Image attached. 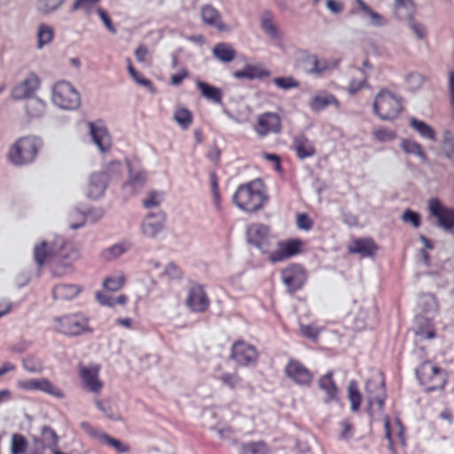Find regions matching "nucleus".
Wrapping results in <instances>:
<instances>
[{
	"mask_svg": "<svg viewBox=\"0 0 454 454\" xmlns=\"http://www.w3.org/2000/svg\"><path fill=\"white\" fill-rule=\"evenodd\" d=\"M106 178L103 174H92L86 188L87 196L91 199L99 198L106 189Z\"/></svg>",
	"mask_w": 454,
	"mask_h": 454,
	"instance_id": "21",
	"label": "nucleus"
},
{
	"mask_svg": "<svg viewBox=\"0 0 454 454\" xmlns=\"http://www.w3.org/2000/svg\"><path fill=\"white\" fill-rule=\"evenodd\" d=\"M401 147L405 153L414 154L418 156L421 161L427 162V156L419 143L411 139H404L401 143Z\"/></svg>",
	"mask_w": 454,
	"mask_h": 454,
	"instance_id": "35",
	"label": "nucleus"
},
{
	"mask_svg": "<svg viewBox=\"0 0 454 454\" xmlns=\"http://www.w3.org/2000/svg\"><path fill=\"white\" fill-rule=\"evenodd\" d=\"M319 387L328 395L329 400H333L337 395V387L333 380L332 373H327L320 378Z\"/></svg>",
	"mask_w": 454,
	"mask_h": 454,
	"instance_id": "36",
	"label": "nucleus"
},
{
	"mask_svg": "<svg viewBox=\"0 0 454 454\" xmlns=\"http://www.w3.org/2000/svg\"><path fill=\"white\" fill-rule=\"evenodd\" d=\"M126 248L123 245L116 244L109 247L106 252L105 255L107 258L118 257L125 252Z\"/></svg>",
	"mask_w": 454,
	"mask_h": 454,
	"instance_id": "54",
	"label": "nucleus"
},
{
	"mask_svg": "<svg viewBox=\"0 0 454 454\" xmlns=\"http://www.w3.org/2000/svg\"><path fill=\"white\" fill-rule=\"evenodd\" d=\"M145 180V175L143 173H131L128 181L125 183V187L131 192L137 188H140Z\"/></svg>",
	"mask_w": 454,
	"mask_h": 454,
	"instance_id": "44",
	"label": "nucleus"
},
{
	"mask_svg": "<svg viewBox=\"0 0 454 454\" xmlns=\"http://www.w3.org/2000/svg\"><path fill=\"white\" fill-rule=\"evenodd\" d=\"M300 332L302 335L311 340H317L319 334V331L312 325H301Z\"/></svg>",
	"mask_w": 454,
	"mask_h": 454,
	"instance_id": "53",
	"label": "nucleus"
},
{
	"mask_svg": "<svg viewBox=\"0 0 454 454\" xmlns=\"http://www.w3.org/2000/svg\"><path fill=\"white\" fill-rule=\"evenodd\" d=\"M263 158L270 162L273 163L274 168L278 172H281V165H280V160L279 157L276 154H270V153H263Z\"/></svg>",
	"mask_w": 454,
	"mask_h": 454,
	"instance_id": "59",
	"label": "nucleus"
},
{
	"mask_svg": "<svg viewBox=\"0 0 454 454\" xmlns=\"http://www.w3.org/2000/svg\"><path fill=\"white\" fill-rule=\"evenodd\" d=\"M188 76V71L185 67L181 68L179 74H175L171 76V82L174 85H178L181 82Z\"/></svg>",
	"mask_w": 454,
	"mask_h": 454,
	"instance_id": "60",
	"label": "nucleus"
},
{
	"mask_svg": "<svg viewBox=\"0 0 454 454\" xmlns=\"http://www.w3.org/2000/svg\"><path fill=\"white\" fill-rule=\"evenodd\" d=\"M81 428L92 439L102 442L106 434L102 432L101 430L93 427L91 425H90L87 422H82L80 425Z\"/></svg>",
	"mask_w": 454,
	"mask_h": 454,
	"instance_id": "46",
	"label": "nucleus"
},
{
	"mask_svg": "<svg viewBox=\"0 0 454 454\" xmlns=\"http://www.w3.org/2000/svg\"><path fill=\"white\" fill-rule=\"evenodd\" d=\"M27 442L20 434H13L11 442L12 454H23L27 449Z\"/></svg>",
	"mask_w": 454,
	"mask_h": 454,
	"instance_id": "42",
	"label": "nucleus"
},
{
	"mask_svg": "<svg viewBox=\"0 0 454 454\" xmlns=\"http://www.w3.org/2000/svg\"><path fill=\"white\" fill-rule=\"evenodd\" d=\"M366 14L370 17L372 24L375 26H380L384 24L383 18L380 14L373 12L372 9H370Z\"/></svg>",
	"mask_w": 454,
	"mask_h": 454,
	"instance_id": "64",
	"label": "nucleus"
},
{
	"mask_svg": "<svg viewBox=\"0 0 454 454\" xmlns=\"http://www.w3.org/2000/svg\"><path fill=\"white\" fill-rule=\"evenodd\" d=\"M416 373L420 384L428 391L442 389L447 381L445 372L428 361L422 363Z\"/></svg>",
	"mask_w": 454,
	"mask_h": 454,
	"instance_id": "5",
	"label": "nucleus"
},
{
	"mask_svg": "<svg viewBox=\"0 0 454 454\" xmlns=\"http://www.w3.org/2000/svg\"><path fill=\"white\" fill-rule=\"evenodd\" d=\"M326 7L333 13H339L343 9V6H342L341 3H340V2H338L336 0H327L326 1Z\"/></svg>",
	"mask_w": 454,
	"mask_h": 454,
	"instance_id": "61",
	"label": "nucleus"
},
{
	"mask_svg": "<svg viewBox=\"0 0 454 454\" xmlns=\"http://www.w3.org/2000/svg\"><path fill=\"white\" fill-rule=\"evenodd\" d=\"M25 111L31 118L41 117L46 111V103L38 97L25 99Z\"/></svg>",
	"mask_w": 454,
	"mask_h": 454,
	"instance_id": "26",
	"label": "nucleus"
},
{
	"mask_svg": "<svg viewBox=\"0 0 454 454\" xmlns=\"http://www.w3.org/2000/svg\"><path fill=\"white\" fill-rule=\"evenodd\" d=\"M239 454H270V449L262 441H251L240 446Z\"/></svg>",
	"mask_w": 454,
	"mask_h": 454,
	"instance_id": "30",
	"label": "nucleus"
},
{
	"mask_svg": "<svg viewBox=\"0 0 454 454\" xmlns=\"http://www.w3.org/2000/svg\"><path fill=\"white\" fill-rule=\"evenodd\" d=\"M125 281L124 275L120 273L114 276L106 278L103 283L106 292H116L120 290Z\"/></svg>",
	"mask_w": 454,
	"mask_h": 454,
	"instance_id": "39",
	"label": "nucleus"
},
{
	"mask_svg": "<svg viewBox=\"0 0 454 454\" xmlns=\"http://www.w3.org/2000/svg\"><path fill=\"white\" fill-rule=\"evenodd\" d=\"M131 77L136 81L137 83L139 85L150 88L152 87V82L145 79L141 74L137 73V71L131 74Z\"/></svg>",
	"mask_w": 454,
	"mask_h": 454,
	"instance_id": "62",
	"label": "nucleus"
},
{
	"mask_svg": "<svg viewBox=\"0 0 454 454\" xmlns=\"http://www.w3.org/2000/svg\"><path fill=\"white\" fill-rule=\"evenodd\" d=\"M208 299L200 286L192 287L189 290L186 304L192 311L202 312L208 307Z\"/></svg>",
	"mask_w": 454,
	"mask_h": 454,
	"instance_id": "18",
	"label": "nucleus"
},
{
	"mask_svg": "<svg viewBox=\"0 0 454 454\" xmlns=\"http://www.w3.org/2000/svg\"><path fill=\"white\" fill-rule=\"evenodd\" d=\"M89 129L92 140L98 150L101 153L108 151L112 141L106 127L101 122H90Z\"/></svg>",
	"mask_w": 454,
	"mask_h": 454,
	"instance_id": "16",
	"label": "nucleus"
},
{
	"mask_svg": "<svg viewBox=\"0 0 454 454\" xmlns=\"http://www.w3.org/2000/svg\"><path fill=\"white\" fill-rule=\"evenodd\" d=\"M296 152L299 158L304 159L313 155L315 150L312 146L304 147L302 145H299L296 147Z\"/></svg>",
	"mask_w": 454,
	"mask_h": 454,
	"instance_id": "58",
	"label": "nucleus"
},
{
	"mask_svg": "<svg viewBox=\"0 0 454 454\" xmlns=\"http://www.w3.org/2000/svg\"><path fill=\"white\" fill-rule=\"evenodd\" d=\"M373 137L380 142H387L395 137V133L386 129H379L373 131Z\"/></svg>",
	"mask_w": 454,
	"mask_h": 454,
	"instance_id": "50",
	"label": "nucleus"
},
{
	"mask_svg": "<svg viewBox=\"0 0 454 454\" xmlns=\"http://www.w3.org/2000/svg\"><path fill=\"white\" fill-rule=\"evenodd\" d=\"M165 216L162 213L148 215L142 223V233L148 238H155L162 230Z\"/></svg>",
	"mask_w": 454,
	"mask_h": 454,
	"instance_id": "19",
	"label": "nucleus"
},
{
	"mask_svg": "<svg viewBox=\"0 0 454 454\" xmlns=\"http://www.w3.org/2000/svg\"><path fill=\"white\" fill-rule=\"evenodd\" d=\"M196 85L204 98L215 103H221L222 91L220 89L211 86L202 81H197Z\"/></svg>",
	"mask_w": 454,
	"mask_h": 454,
	"instance_id": "31",
	"label": "nucleus"
},
{
	"mask_svg": "<svg viewBox=\"0 0 454 454\" xmlns=\"http://www.w3.org/2000/svg\"><path fill=\"white\" fill-rule=\"evenodd\" d=\"M53 39V29L51 27L41 24L37 31V46L43 48L44 45L50 43Z\"/></svg>",
	"mask_w": 454,
	"mask_h": 454,
	"instance_id": "38",
	"label": "nucleus"
},
{
	"mask_svg": "<svg viewBox=\"0 0 454 454\" xmlns=\"http://www.w3.org/2000/svg\"><path fill=\"white\" fill-rule=\"evenodd\" d=\"M80 286L72 284H59L53 289V296L56 300L67 301L78 295Z\"/></svg>",
	"mask_w": 454,
	"mask_h": 454,
	"instance_id": "24",
	"label": "nucleus"
},
{
	"mask_svg": "<svg viewBox=\"0 0 454 454\" xmlns=\"http://www.w3.org/2000/svg\"><path fill=\"white\" fill-rule=\"evenodd\" d=\"M65 247L61 238L49 237L41 240L34 247V258L35 262L42 266L46 261L59 256Z\"/></svg>",
	"mask_w": 454,
	"mask_h": 454,
	"instance_id": "10",
	"label": "nucleus"
},
{
	"mask_svg": "<svg viewBox=\"0 0 454 454\" xmlns=\"http://www.w3.org/2000/svg\"><path fill=\"white\" fill-rule=\"evenodd\" d=\"M268 200L267 188L260 179L239 185L232 196L235 207L247 214L258 212L263 208Z\"/></svg>",
	"mask_w": 454,
	"mask_h": 454,
	"instance_id": "1",
	"label": "nucleus"
},
{
	"mask_svg": "<svg viewBox=\"0 0 454 454\" xmlns=\"http://www.w3.org/2000/svg\"><path fill=\"white\" fill-rule=\"evenodd\" d=\"M41 85L42 82L38 74L29 72L12 88L10 97L15 101L28 99L35 97Z\"/></svg>",
	"mask_w": 454,
	"mask_h": 454,
	"instance_id": "9",
	"label": "nucleus"
},
{
	"mask_svg": "<svg viewBox=\"0 0 454 454\" xmlns=\"http://www.w3.org/2000/svg\"><path fill=\"white\" fill-rule=\"evenodd\" d=\"M284 284L290 290H297L303 286L307 276L303 269L298 266H291L281 273Z\"/></svg>",
	"mask_w": 454,
	"mask_h": 454,
	"instance_id": "17",
	"label": "nucleus"
},
{
	"mask_svg": "<svg viewBox=\"0 0 454 454\" xmlns=\"http://www.w3.org/2000/svg\"><path fill=\"white\" fill-rule=\"evenodd\" d=\"M231 358L239 365H248L256 361L257 352L253 346L238 341L232 345Z\"/></svg>",
	"mask_w": 454,
	"mask_h": 454,
	"instance_id": "14",
	"label": "nucleus"
},
{
	"mask_svg": "<svg viewBox=\"0 0 454 454\" xmlns=\"http://www.w3.org/2000/svg\"><path fill=\"white\" fill-rule=\"evenodd\" d=\"M286 376L297 385L306 386L312 382L311 372L299 361L290 360L285 367Z\"/></svg>",
	"mask_w": 454,
	"mask_h": 454,
	"instance_id": "13",
	"label": "nucleus"
},
{
	"mask_svg": "<svg viewBox=\"0 0 454 454\" xmlns=\"http://www.w3.org/2000/svg\"><path fill=\"white\" fill-rule=\"evenodd\" d=\"M246 239L250 247L257 249L266 256L274 240V237L269 226L261 223H255L247 228Z\"/></svg>",
	"mask_w": 454,
	"mask_h": 454,
	"instance_id": "7",
	"label": "nucleus"
},
{
	"mask_svg": "<svg viewBox=\"0 0 454 454\" xmlns=\"http://www.w3.org/2000/svg\"><path fill=\"white\" fill-rule=\"evenodd\" d=\"M173 117L176 122L184 129H187L192 122V113L184 107L177 108Z\"/></svg>",
	"mask_w": 454,
	"mask_h": 454,
	"instance_id": "37",
	"label": "nucleus"
},
{
	"mask_svg": "<svg viewBox=\"0 0 454 454\" xmlns=\"http://www.w3.org/2000/svg\"><path fill=\"white\" fill-rule=\"evenodd\" d=\"M163 196L158 192H151L146 199L144 200L143 205L145 208H153L159 207L162 202Z\"/></svg>",
	"mask_w": 454,
	"mask_h": 454,
	"instance_id": "47",
	"label": "nucleus"
},
{
	"mask_svg": "<svg viewBox=\"0 0 454 454\" xmlns=\"http://www.w3.org/2000/svg\"><path fill=\"white\" fill-rule=\"evenodd\" d=\"M410 122L412 128L419 134L421 137L428 139L432 142L435 141L436 137L434 129L426 122L415 118H411Z\"/></svg>",
	"mask_w": 454,
	"mask_h": 454,
	"instance_id": "33",
	"label": "nucleus"
},
{
	"mask_svg": "<svg viewBox=\"0 0 454 454\" xmlns=\"http://www.w3.org/2000/svg\"><path fill=\"white\" fill-rule=\"evenodd\" d=\"M201 19L206 24L215 27L219 30L225 29V25L222 22L219 12L210 4L202 7Z\"/></svg>",
	"mask_w": 454,
	"mask_h": 454,
	"instance_id": "23",
	"label": "nucleus"
},
{
	"mask_svg": "<svg viewBox=\"0 0 454 454\" xmlns=\"http://www.w3.org/2000/svg\"><path fill=\"white\" fill-rule=\"evenodd\" d=\"M97 12H98V14L99 18L101 19V20L105 24L106 27L111 33L114 34L116 32V30H115L114 25L112 24V21H111L108 14L106 13V12L104 11L103 9H100V8H98Z\"/></svg>",
	"mask_w": 454,
	"mask_h": 454,
	"instance_id": "56",
	"label": "nucleus"
},
{
	"mask_svg": "<svg viewBox=\"0 0 454 454\" xmlns=\"http://www.w3.org/2000/svg\"><path fill=\"white\" fill-rule=\"evenodd\" d=\"M164 273L170 278H177L180 276L179 270L172 263H168L165 266Z\"/></svg>",
	"mask_w": 454,
	"mask_h": 454,
	"instance_id": "63",
	"label": "nucleus"
},
{
	"mask_svg": "<svg viewBox=\"0 0 454 454\" xmlns=\"http://www.w3.org/2000/svg\"><path fill=\"white\" fill-rule=\"evenodd\" d=\"M52 104L63 110H75L81 105V96L76 88L67 81L56 82L51 90Z\"/></svg>",
	"mask_w": 454,
	"mask_h": 454,
	"instance_id": "3",
	"label": "nucleus"
},
{
	"mask_svg": "<svg viewBox=\"0 0 454 454\" xmlns=\"http://www.w3.org/2000/svg\"><path fill=\"white\" fill-rule=\"evenodd\" d=\"M270 75V72L265 68H260L254 66H247L243 70L236 71L233 76L236 79H262Z\"/></svg>",
	"mask_w": 454,
	"mask_h": 454,
	"instance_id": "25",
	"label": "nucleus"
},
{
	"mask_svg": "<svg viewBox=\"0 0 454 454\" xmlns=\"http://www.w3.org/2000/svg\"><path fill=\"white\" fill-rule=\"evenodd\" d=\"M402 220L403 222H410L415 228L419 226V215L416 212L411 210H405L402 215Z\"/></svg>",
	"mask_w": 454,
	"mask_h": 454,
	"instance_id": "52",
	"label": "nucleus"
},
{
	"mask_svg": "<svg viewBox=\"0 0 454 454\" xmlns=\"http://www.w3.org/2000/svg\"><path fill=\"white\" fill-rule=\"evenodd\" d=\"M415 335L421 340H432L435 336V331L433 325L426 319L419 318L414 329Z\"/></svg>",
	"mask_w": 454,
	"mask_h": 454,
	"instance_id": "28",
	"label": "nucleus"
},
{
	"mask_svg": "<svg viewBox=\"0 0 454 454\" xmlns=\"http://www.w3.org/2000/svg\"><path fill=\"white\" fill-rule=\"evenodd\" d=\"M66 0H35V9L42 15H51L58 12Z\"/></svg>",
	"mask_w": 454,
	"mask_h": 454,
	"instance_id": "27",
	"label": "nucleus"
},
{
	"mask_svg": "<svg viewBox=\"0 0 454 454\" xmlns=\"http://www.w3.org/2000/svg\"><path fill=\"white\" fill-rule=\"evenodd\" d=\"M378 247L371 239L354 240L348 247V251L352 254H358L364 257L372 256Z\"/></svg>",
	"mask_w": 454,
	"mask_h": 454,
	"instance_id": "22",
	"label": "nucleus"
},
{
	"mask_svg": "<svg viewBox=\"0 0 454 454\" xmlns=\"http://www.w3.org/2000/svg\"><path fill=\"white\" fill-rule=\"evenodd\" d=\"M22 366L30 373H40L43 371L42 363L33 357H27L23 359Z\"/></svg>",
	"mask_w": 454,
	"mask_h": 454,
	"instance_id": "45",
	"label": "nucleus"
},
{
	"mask_svg": "<svg viewBox=\"0 0 454 454\" xmlns=\"http://www.w3.org/2000/svg\"><path fill=\"white\" fill-rule=\"evenodd\" d=\"M53 330L67 336H74L90 332L88 319L80 313H74L55 318Z\"/></svg>",
	"mask_w": 454,
	"mask_h": 454,
	"instance_id": "6",
	"label": "nucleus"
},
{
	"mask_svg": "<svg viewBox=\"0 0 454 454\" xmlns=\"http://www.w3.org/2000/svg\"><path fill=\"white\" fill-rule=\"evenodd\" d=\"M348 399L350 402L351 410L353 411H357L359 410L362 398L355 381H351L349 383Z\"/></svg>",
	"mask_w": 454,
	"mask_h": 454,
	"instance_id": "40",
	"label": "nucleus"
},
{
	"mask_svg": "<svg viewBox=\"0 0 454 454\" xmlns=\"http://www.w3.org/2000/svg\"><path fill=\"white\" fill-rule=\"evenodd\" d=\"M42 434L45 441L49 442L50 445L56 446L58 443V436L55 432L50 427H43L42 429Z\"/></svg>",
	"mask_w": 454,
	"mask_h": 454,
	"instance_id": "55",
	"label": "nucleus"
},
{
	"mask_svg": "<svg viewBox=\"0 0 454 454\" xmlns=\"http://www.w3.org/2000/svg\"><path fill=\"white\" fill-rule=\"evenodd\" d=\"M212 52L215 58L224 63L231 62L235 58V51L233 48L223 43H217Z\"/></svg>",
	"mask_w": 454,
	"mask_h": 454,
	"instance_id": "32",
	"label": "nucleus"
},
{
	"mask_svg": "<svg viewBox=\"0 0 454 454\" xmlns=\"http://www.w3.org/2000/svg\"><path fill=\"white\" fill-rule=\"evenodd\" d=\"M99 366L91 365L82 367L80 375L84 387L90 392H98L102 387V383L98 379Z\"/></svg>",
	"mask_w": 454,
	"mask_h": 454,
	"instance_id": "20",
	"label": "nucleus"
},
{
	"mask_svg": "<svg viewBox=\"0 0 454 454\" xmlns=\"http://www.w3.org/2000/svg\"><path fill=\"white\" fill-rule=\"evenodd\" d=\"M384 430H385V438L388 442V448L394 451V442L391 436V428H390V419L388 416H385L384 418Z\"/></svg>",
	"mask_w": 454,
	"mask_h": 454,
	"instance_id": "57",
	"label": "nucleus"
},
{
	"mask_svg": "<svg viewBox=\"0 0 454 454\" xmlns=\"http://www.w3.org/2000/svg\"><path fill=\"white\" fill-rule=\"evenodd\" d=\"M38 140L33 136L18 138L10 147L8 160L15 166H24L35 160L38 153Z\"/></svg>",
	"mask_w": 454,
	"mask_h": 454,
	"instance_id": "2",
	"label": "nucleus"
},
{
	"mask_svg": "<svg viewBox=\"0 0 454 454\" xmlns=\"http://www.w3.org/2000/svg\"><path fill=\"white\" fill-rule=\"evenodd\" d=\"M273 82L282 90L296 89L300 86V82L292 76L277 77Z\"/></svg>",
	"mask_w": 454,
	"mask_h": 454,
	"instance_id": "43",
	"label": "nucleus"
},
{
	"mask_svg": "<svg viewBox=\"0 0 454 454\" xmlns=\"http://www.w3.org/2000/svg\"><path fill=\"white\" fill-rule=\"evenodd\" d=\"M98 301L104 306L113 307L116 304L123 305L126 302L125 295H119L116 299L112 298L106 292L97 294Z\"/></svg>",
	"mask_w": 454,
	"mask_h": 454,
	"instance_id": "41",
	"label": "nucleus"
},
{
	"mask_svg": "<svg viewBox=\"0 0 454 454\" xmlns=\"http://www.w3.org/2000/svg\"><path fill=\"white\" fill-rule=\"evenodd\" d=\"M101 443L110 445L121 453H127L129 450V445L122 443L119 440L112 438L106 434Z\"/></svg>",
	"mask_w": 454,
	"mask_h": 454,
	"instance_id": "48",
	"label": "nucleus"
},
{
	"mask_svg": "<svg viewBox=\"0 0 454 454\" xmlns=\"http://www.w3.org/2000/svg\"><path fill=\"white\" fill-rule=\"evenodd\" d=\"M296 224L298 229L308 231L312 227V220L308 216L307 214H299L296 217Z\"/></svg>",
	"mask_w": 454,
	"mask_h": 454,
	"instance_id": "51",
	"label": "nucleus"
},
{
	"mask_svg": "<svg viewBox=\"0 0 454 454\" xmlns=\"http://www.w3.org/2000/svg\"><path fill=\"white\" fill-rule=\"evenodd\" d=\"M302 247L303 243L299 239H274L266 257L271 262H279L301 254Z\"/></svg>",
	"mask_w": 454,
	"mask_h": 454,
	"instance_id": "8",
	"label": "nucleus"
},
{
	"mask_svg": "<svg viewBox=\"0 0 454 454\" xmlns=\"http://www.w3.org/2000/svg\"><path fill=\"white\" fill-rule=\"evenodd\" d=\"M332 104H336L335 98L329 93L321 92L310 98L309 106L313 111H321Z\"/></svg>",
	"mask_w": 454,
	"mask_h": 454,
	"instance_id": "29",
	"label": "nucleus"
},
{
	"mask_svg": "<svg viewBox=\"0 0 454 454\" xmlns=\"http://www.w3.org/2000/svg\"><path fill=\"white\" fill-rule=\"evenodd\" d=\"M17 387L24 391H41L57 398L64 396L63 392L45 378L19 380Z\"/></svg>",
	"mask_w": 454,
	"mask_h": 454,
	"instance_id": "12",
	"label": "nucleus"
},
{
	"mask_svg": "<svg viewBox=\"0 0 454 454\" xmlns=\"http://www.w3.org/2000/svg\"><path fill=\"white\" fill-rule=\"evenodd\" d=\"M100 0H76L73 4L72 10L76 11L79 9L83 10L87 14H89L93 7L99 2Z\"/></svg>",
	"mask_w": 454,
	"mask_h": 454,
	"instance_id": "49",
	"label": "nucleus"
},
{
	"mask_svg": "<svg viewBox=\"0 0 454 454\" xmlns=\"http://www.w3.org/2000/svg\"><path fill=\"white\" fill-rule=\"evenodd\" d=\"M254 131L259 137L278 134L282 129L280 116L273 112H264L257 115Z\"/></svg>",
	"mask_w": 454,
	"mask_h": 454,
	"instance_id": "11",
	"label": "nucleus"
},
{
	"mask_svg": "<svg viewBox=\"0 0 454 454\" xmlns=\"http://www.w3.org/2000/svg\"><path fill=\"white\" fill-rule=\"evenodd\" d=\"M328 69L327 64L316 56H308L305 59V71L308 74H322Z\"/></svg>",
	"mask_w": 454,
	"mask_h": 454,
	"instance_id": "34",
	"label": "nucleus"
},
{
	"mask_svg": "<svg viewBox=\"0 0 454 454\" xmlns=\"http://www.w3.org/2000/svg\"><path fill=\"white\" fill-rule=\"evenodd\" d=\"M429 211L437 218L439 225L444 230L454 228V210L442 207L439 200L433 199L429 201Z\"/></svg>",
	"mask_w": 454,
	"mask_h": 454,
	"instance_id": "15",
	"label": "nucleus"
},
{
	"mask_svg": "<svg viewBox=\"0 0 454 454\" xmlns=\"http://www.w3.org/2000/svg\"><path fill=\"white\" fill-rule=\"evenodd\" d=\"M374 114L383 121H391L402 111L400 99L388 90L378 92L372 103Z\"/></svg>",
	"mask_w": 454,
	"mask_h": 454,
	"instance_id": "4",
	"label": "nucleus"
}]
</instances>
